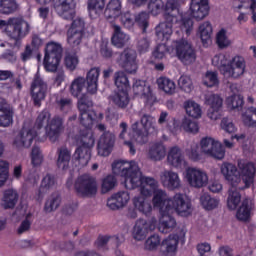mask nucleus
<instances>
[{
	"mask_svg": "<svg viewBox=\"0 0 256 256\" xmlns=\"http://www.w3.org/2000/svg\"><path fill=\"white\" fill-rule=\"evenodd\" d=\"M60 205L61 196L57 193H52L45 202L44 211L45 213H53V211H57Z\"/></svg>",
	"mask_w": 256,
	"mask_h": 256,
	"instance_id": "ea45409f",
	"label": "nucleus"
},
{
	"mask_svg": "<svg viewBox=\"0 0 256 256\" xmlns=\"http://www.w3.org/2000/svg\"><path fill=\"white\" fill-rule=\"evenodd\" d=\"M5 27V33L9 39L15 41V47H21V39H25L31 32V24L21 17H10L0 20V29Z\"/></svg>",
	"mask_w": 256,
	"mask_h": 256,
	"instance_id": "7ed1b4c3",
	"label": "nucleus"
},
{
	"mask_svg": "<svg viewBox=\"0 0 256 256\" xmlns=\"http://www.w3.org/2000/svg\"><path fill=\"white\" fill-rule=\"evenodd\" d=\"M119 67L124 69L126 73L135 75L139 66L137 65V51L127 48L121 54L118 60Z\"/></svg>",
	"mask_w": 256,
	"mask_h": 256,
	"instance_id": "2eb2a0df",
	"label": "nucleus"
},
{
	"mask_svg": "<svg viewBox=\"0 0 256 256\" xmlns=\"http://www.w3.org/2000/svg\"><path fill=\"white\" fill-rule=\"evenodd\" d=\"M149 231H151V222L145 219H139L133 227L132 237L135 241H143L147 238Z\"/></svg>",
	"mask_w": 256,
	"mask_h": 256,
	"instance_id": "393cba45",
	"label": "nucleus"
},
{
	"mask_svg": "<svg viewBox=\"0 0 256 256\" xmlns=\"http://www.w3.org/2000/svg\"><path fill=\"white\" fill-rule=\"evenodd\" d=\"M53 187H55V176L47 174L41 182L38 194L39 198L43 197V195H45V193H47L49 189H53Z\"/></svg>",
	"mask_w": 256,
	"mask_h": 256,
	"instance_id": "3c124183",
	"label": "nucleus"
},
{
	"mask_svg": "<svg viewBox=\"0 0 256 256\" xmlns=\"http://www.w3.org/2000/svg\"><path fill=\"white\" fill-rule=\"evenodd\" d=\"M178 85L185 93H191V91H193V81L191 80V77L187 75H182L179 78Z\"/></svg>",
	"mask_w": 256,
	"mask_h": 256,
	"instance_id": "69168bd1",
	"label": "nucleus"
},
{
	"mask_svg": "<svg viewBox=\"0 0 256 256\" xmlns=\"http://www.w3.org/2000/svg\"><path fill=\"white\" fill-rule=\"evenodd\" d=\"M76 0H53V8L57 15L66 21L75 19Z\"/></svg>",
	"mask_w": 256,
	"mask_h": 256,
	"instance_id": "dca6fc26",
	"label": "nucleus"
},
{
	"mask_svg": "<svg viewBox=\"0 0 256 256\" xmlns=\"http://www.w3.org/2000/svg\"><path fill=\"white\" fill-rule=\"evenodd\" d=\"M238 167L242 174L241 185L243 189H249L255 181V164L251 162H239Z\"/></svg>",
	"mask_w": 256,
	"mask_h": 256,
	"instance_id": "6ab92c4d",
	"label": "nucleus"
},
{
	"mask_svg": "<svg viewBox=\"0 0 256 256\" xmlns=\"http://www.w3.org/2000/svg\"><path fill=\"white\" fill-rule=\"evenodd\" d=\"M162 217L160 218V222L158 225V230L160 233H171L174 227H177V221L173 216H171V212H160Z\"/></svg>",
	"mask_w": 256,
	"mask_h": 256,
	"instance_id": "cd10ccee",
	"label": "nucleus"
},
{
	"mask_svg": "<svg viewBox=\"0 0 256 256\" xmlns=\"http://www.w3.org/2000/svg\"><path fill=\"white\" fill-rule=\"evenodd\" d=\"M65 119L60 115H55L45 126V135L51 143H57L61 133L65 131Z\"/></svg>",
	"mask_w": 256,
	"mask_h": 256,
	"instance_id": "4468645a",
	"label": "nucleus"
},
{
	"mask_svg": "<svg viewBox=\"0 0 256 256\" xmlns=\"http://www.w3.org/2000/svg\"><path fill=\"white\" fill-rule=\"evenodd\" d=\"M50 121H51V113L49 112V110H43L38 114L36 121L34 123V128L32 129H34V131L35 129L39 131L43 129L45 125H48Z\"/></svg>",
	"mask_w": 256,
	"mask_h": 256,
	"instance_id": "8fccbe9b",
	"label": "nucleus"
},
{
	"mask_svg": "<svg viewBox=\"0 0 256 256\" xmlns=\"http://www.w3.org/2000/svg\"><path fill=\"white\" fill-rule=\"evenodd\" d=\"M129 199L131 197L129 196V192L127 191H121L116 194H114L111 198L107 201V206L109 209H112V211H117V209H121L129 203Z\"/></svg>",
	"mask_w": 256,
	"mask_h": 256,
	"instance_id": "a878e982",
	"label": "nucleus"
},
{
	"mask_svg": "<svg viewBox=\"0 0 256 256\" xmlns=\"http://www.w3.org/2000/svg\"><path fill=\"white\" fill-rule=\"evenodd\" d=\"M199 33L202 43L204 45H209V43H211V35H213V26H211V22H203L199 26Z\"/></svg>",
	"mask_w": 256,
	"mask_h": 256,
	"instance_id": "a19ab883",
	"label": "nucleus"
},
{
	"mask_svg": "<svg viewBox=\"0 0 256 256\" xmlns=\"http://www.w3.org/2000/svg\"><path fill=\"white\" fill-rule=\"evenodd\" d=\"M81 146L78 147L74 153V159L79 161L82 167H85L91 161V147L95 145V138L93 135L87 134L81 137Z\"/></svg>",
	"mask_w": 256,
	"mask_h": 256,
	"instance_id": "1a4fd4ad",
	"label": "nucleus"
},
{
	"mask_svg": "<svg viewBox=\"0 0 256 256\" xmlns=\"http://www.w3.org/2000/svg\"><path fill=\"white\" fill-rule=\"evenodd\" d=\"M167 161L169 165H172V167H181V165H183V163L185 162V157L183 156L181 148L177 146H173L172 148H170L167 156Z\"/></svg>",
	"mask_w": 256,
	"mask_h": 256,
	"instance_id": "7c9ffc66",
	"label": "nucleus"
},
{
	"mask_svg": "<svg viewBox=\"0 0 256 256\" xmlns=\"http://www.w3.org/2000/svg\"><path fill=\"white\" fill-rule=\"evenodd\" d=\"M242 121L246 127H255L256 125V108L250 107L248 110L242 115Z\"/></svg>",
	"mask_w": 256,
	"mask_h": 256,
	"instance_id": "5fc2aeb1",
	"label": "nucleus"
},
{
	"mask_svg": "<svg viewBox=\"0 0 256 256\" xmlns=\"http://www.w3.org/2000/svg\"><path fill=\"white\" fill-rule=\"evenodd\" d=\"M19 11L17 0H0V15H13Z\"/></svg>",
	"mask_w": 256,
	"mask_h": 256,
	"instance_id": "e433bc0d",
	"label": "nucleus"
},
{
	"mask_svg": "<svg viewBox=\"0 0 256 256\" xmlns=\"http://www.w3.org/2000/svg\"><path fill=\"white\" fill-rule=\"evenodd\" d=\"M179 245V235L172 234L164 239L161 243V252L165 256H175Z\"/></svg>",
	"mask_w": 256,
	"mask_h": 256,
	"instance_id": "bb28decb",
	"label": "nucleus"
},
{
	"mask_svg": "<svg viewBox=\"0 0 256 256\" xmlns=\"http://www.w3.org/2000/svg\"><path fill=\"white\" fill-rule=\"evenodd\" d=\"M105 9V0H88V11L90 15H99Z\"/></svg>",
	"mask_w": 256,
	"mask_h": 256,
	"instance_id": "bf43d9fd",
	"label": "nucleus"
},
{
	"mask_svg": "<svg viewBox=\"0 0 256 256\" xmlns=\"http://www.w3.org/2000/svg\"><path fill=\"white\" fill-rule=\"evenodd\" d=\"M13 110L11 104L4 98H0V127H9L13 123Z\"/></svg>",
	"mask_w": 256,
	"mask_h": 256,
	"instance_id": "4be33fe9",
	"label": "nucleus"
},
{
	"mask_svg": "<svg viewBox=\"0 0 256 256\" xmlns=\"http://www.w3.org/2000/svg\"><path fill=\"white\" fill-rule=\"evenodd\" d=\"M176 56L183 65H193L197 61V52L193 45L186 39L174 41Z\"/></svg>",
	"mask_w": 256,
	"mask_h": 256,
	"instance_id": "6e6552de",
	"label": "nucleus"
},
{
	"mask_svg": "<svg viewBox=\"0 0 256 256\" xmlns=\"http://www.w3.org/2000/svg\"><path fill=\"white\" fill-rule=\"evenodd\" d=\"M221 173L225 177V180L230 183L227 205L229 209L234 211V209L239 207V203H241V194L239 191L244 188L241 185V176L239 175V171H237V167L231 163L222 164Z\"/></svg>",
	"mask_w": 256,
	"mask_h": 256,
	"instance_id": "f03ea898",
	"label": "nucleus"
},
{
	"mask_svg": "<svg viewBox=\"0 0 256 256\" xmlns=\"http://www.w3.org/2000/svg\"><path fill=\"white\" fill-rule=\"evenodd\" d=\"M159 89L164 91L167 95H173L175 93V82L167 77H161L157 80Z\"/></svg>",
	"mask_w": 256,
	"mask_h": 256,
	"instance_id": "09e8293b",
	"label": "nucleus"
},
{
	"mask_svg": "<svg viewBox=\"0 0 256 256\" xmlns=\"http://www.w3.org/2000/svg\"><path fill=\"white\" fill-rule=\"evenodd\" d=\"M200 147L202 153L208 155V157H213L218 160L225 157V149L223 148V145H221V142L215 141V139L211 137L202 138Z\"/></svg>",
	"mask_w": 256,
	"mask_h": 256,
	"instance_id": "9b49d317",
	"label": "nucleus"
},
{
	"mask_svg": "<svg viewBox=\"0 0 256 256\" xmlns=\"http://www.w3.org/2000/svg\"><path fill=\"white\" fill-rule=\"evenodd\" d=\"M205 105L210 106V108H222L223 99L217 94L208 93L205 95Z\"/></svg>",
	"mask_w": 256,
	"mask_h": 256,
	"instance_id": "052dcab7",
	"label": "nucleus"
},
{
	"mask_svg": "<svg viewBox=\"0 0 256 256\" xmlns=\"http://www.w3.org/2000/svg\"><path fill=\"white\" fill-rule=\"evenodd\" d=\"M19 201V193L15 189H6L2 194V198L0 200V207L4 210L15 209Z\"/></svg>",
	"mask_w": 256,
	"mask_h": 256,
	"instance_id": "5701e85b",
	"label": "nucleus"
},
{
	"mask_svg": "<svg viewBox=\"0 0 256 256\" xmlns=\"http://www.w3.org/2000/svg\"><path fill=\"white\" fill-rule=\"evenodd\" d=\"M150 159L153 161H161L165 159V155H167V150L163 142H156L150 146L149 153Z\"/></svg>",
	"mask_w": 256,
	"mask_h": 256,
	"instance_id": "473e14b6",
	"label": "nucleus"
},
{
	"mask_svg": "<svg viewBox=\"0 0 256 256\" xmlns=\"http://www.w3.org/2000/svg\"><path fill=\"white\" fill-rule=\"evenodd\" d=\"M114 84L120 91H127L129 89V78L123 71H117L113 76Z\"/></svg>",
	"mask_w": 256,
	"mask_h": 256,
	"instance_id": "37998d69",
	"label": "nucleus"
},
{
	"mask_svg": "<svg viewBox=\"0 0 256 256\" xmlns=\"http://www.w3.org/2000/svg\"><path fill=\"white\" fill-rule=\"evenodd\" d=\"M85 89V78L84 77H78L75 78L70 87L69 91L72 95V97H79L81 93H83V90Z\"/></svg>",
	"mask_w": 256,
	"mask_h": 256,
	"instance_id": "de8ad7c7",
	"label": "nucleus"
},
{
	"mask_svg": "<svg viewBox=\"0 0 256 256\" xmlns=\"http://www.w3.org/2000/svg\"><path fill=\"white\" fill-rule=\"evenodd\" d=\"M227 104L231 107V109H243V97L241 95L234 94L227 98Z\"/></svg>",
	"mask_w": 256,
	"mask_h": 256,
	"instance_id": "774afa93",
	"label": "nucleus"
},
{
	"mask_svg": "<svg viewBox=\"0 0 256 256\" xmlns=\"http://www.w3.org/2000/svg\"><path fill=\"white\" fill-rule=\"evenodd\" d=\"M139 53H147L149 51V47H151V39L142 33L138 36L137 45H136Z\"/></svg>",
	"mask_w": 256,
	"mask_h": 256,
	"instance_id": "e2e57ef3",
	"label": "nucleus"
},
{
	"mask_svg": "<svg viewBox=\"0 0 256 256\" xmlns=\"http://www.w3.org/2000/svg\"><path fill=\"white\" fill-rule=\"evenodd\" d=\"M117 186V178L114 175H108L102 180L101 185V193H109V191H113Z\"/></svg>",
	"mask_w": 256,
	"mask_h": 256,
	"instance_id": "13d9d810",
	"label": "nucleus"
},
{
	"mask_svg": "<svg viewBox=\"0 0 256 256\" xmlns=\"http://www.w3.org/2000/svg\"><path fill=\"white\" fill-rule=\"evenodd\" d=\"M251 209H253V202L251 199H245L237 211L236 217L239 221H247L251 217Z\"/></svg>",
	"mask_w": 256,
	"mask_h": 256,
	"instance_id": "4c0bfd02",
	"label": "nucleus"
},
{
	"mask_svg": "<svg viewBox=\"0 0 256 256\" xmlns=\"http://www.w3.org/2000/svg\"><path fill=\"white\" fill-rule=\"evenodd\" d=\"M91 107H93V100L91 99V96H89V94H82L77 102L78 111H92L89 110Z\"/></svg>",
	"mask_w": 256,
	"mask_h": 256,
	"instance_id": "6e6d98bb",
	"label": "nucleus"
},
{
	"mask_svg": "<svg viewBox=\"0 0 256 256\" xmlns=\"http://www.w3.org/2000/svg\"><path fill=\"white\" fill-rule=\"evenodd\" d=\"M160 181L163 187H166L169 191H175V189H179L181 187V178H179V174L171 170L162 172L160 175Z\"/></svg>",
	"mask_w": 256,
	"mask_h": 256,
	"instance_id": "aec40b11",
	"label": "nucleus"
},
{
	"mask_svg": "<svg viewBox=\"0 0 256 256\" xmlns=\"http://www.w3.org/2000/svg\"><path fill=\"white\" fill-rule=\"evenodd\" d=\"M47 93H49L47 82L39 74H36L30 86V95L35 107H41V101H45Z\"/></svg>",
	"mask_w": 256,
	"mask_h": 256,
	"instance_id": "9d476101",
	"label": "nucleus"
},
{
	"mask_svg": "<svg viewBox=\"0 0 256 256\" xmlns=\"http://www.w3.org/2000/svg\"><path fill=\"white\" fill-rule=\"evenodd\" d=\"M115 147V135L110 131L104 132L98 141L97 149L100 157H109Z\"/></svg>",
	"mask_w": 256,
	"mask_h": 256,
	"instance_id": "a211bd4d",
	"label": "nucleus"
},
{
	"mask_svg": "<svg viewBox=\"0 0 256 256\" xmlns=\"http://www.w3.org/2000/svg\"><path fill=\"white\" fill-rule=\"evenodd\" d=\"M200 203L206 211H213L219 207V199L211 197L208 193H204L200 196Z\"/></svg>",
	"mask_w": 256,
	"mask_h": 256,
	"instance_id": "c03bdc74",
	"label": "nucleus"
},
{
	"mask_svg": "<svg viewBox=\"0 0 256 256\" xmlns=\"http://www.w3.org/2000/svg\"><path fill=\"white\" fill-rule=\"evenodd\" d=\"M137 125H139V122H136L132 129L134 131V138L136 143H139L140 145H144V143H147L149 141L148 135L153 134L152 132H147V130H141L137 128Z\"/></svg>",
	"mask_w": 256,
	"mask_h": 256,
	"instance_id": "603ef678",
	"label": "nucleus"
},
{
	"mask_svg": "<svg viewBox=\"0 0 256 256\" xmlns=\"http://www.w3.org/2000/svg\"><path fill=\"white\" fill-rule=\"evenodd\" d=\"M63 57V46L61 44L50 41L46 44L43 65L46 71L55 73L59 69V63Z\"/></svg>",
	"mask_w": 256,
	"mask_h": 256,
	"instance_id": "423d86ee",
	"label": "nucleus"
},
{
	"mask_svg": "<svg viewBox=\"0 0 256 256\" xmlns=\"http://www.w3.org/2000/svg\"><path fill=\"white\" fill-rule=\"evenodd\" d=\"M83 32H77L73 29H68L67 31V41L71 47H78L83 41Z\"/></svg>",
	"mask_w": 256,
	"mask_h": 256,
	"instance_id": "864d4df0",
	"label": "nucleus"
},
{
	"mask_svg": "<svg viewBox=\"0 0 256 256\" xmlns=\"http://www.w3.org/2000/svg\"><path fill=\"white\" fill-rule=\"evenodd\" d=\"M57 153V167L63 171H65V169H69V163L71 162V150H68L67 147H61L58 148Z\"/></svg>",
	"mask_w": 256,
	"mask_h": 256,
	"instance_id": "72a5a7b5",
	"label": "nucleus"
},
{
	"mask_svg": "<svg viewBox=\"0 0 256 256\" xmlns=\"http://www.w3.org/2000/svg\"><path fill=\"white\" fill-rule=\"evenodd\" d=\"M148 9L152 15H159L160 11H164L165 13V4L163 3V0H150Z\"/></svg>",
	"mask_w": 256,
	"mask_h": 256,
	"instance_id": "338daca9",
	"label": "nucleus"
},
{
	"mask_svg": "<svg viewBox=\"0 0 256 256\" xmlns=\"http://www.w3.org/2000/svg\"><path fill=\"white\" fill-rule=\"evenodd\" d=\"M38 133L35 129H21L13 138L12 146L17 151H23V149H29L33 145L35 137Z\"/></svg>",
	"mask_w": 256,
	"mask_h": 256,
	"instance_id": "f8f14e48",
	"label": "nucleus"
},
{
	"mask_svg": "<svg viewBox=\"0 0 256 256\" xmlns=\"http://www.w3.org/2000/svg\"><path fill=\"white\" fill-rule=\"evenodd\" d=\"M99 68H92L87 73L86 82H87V92L90 93V95H95L97 93V83L99 81Z\"/></svg>",
	"mask_w": 256,
	"mask_h": 256,
	"instance_id": "2f4dec72",
	"label": "nucleus"
},
{
	"mask_svg": "<svg viewBox=\"0 0 256 256\" xmlns=\"http://www.w3.org/2000/svg\"><path fill=\"white\" fill-rule=\"evenodd\" d=\"M132 203L137 211L143 213V215H151V211H153V206L151 205V201L146 199V196L141 194L135 196L132 199Z\"/></svg>",
	"mask_w": 256,
	"mask_h": 256,
	"instance_id": "c85d7f7f",
	"label": "nucleus"
},
{
	"mask_svg": "<svg viewBox=\"0 0 256 256\" xmlns=\"http://www.w3.org/2000/svg\"><path fill=\"white\" fill-rule=\"evenodd\" d=\"M153 193L152 203L155 209H159L160 213H169V197H167V192L158 189Z\"/></svg>",
	"mask_w": 256,
	"mask_h": 256,
	"instance_id": "b1692460",
	"label": "nucleus"
},
{
	"mask_svg": "<svg viewBox=\"0 0 256 256\" xmlns=\"http://www.w3.org/2000/svg\"><path fill=\"white\" fill-rule=\"evenodd\" d=\"M214 59H219L221 61L220 73L227 79H239L245 75V69L247 67L245 58L235 56L228 64L223 63V61H225V55H220Z\"/></svg>",
	"mask_w": 256,
	"mask_h": 256,
	"instance_id": "39448f33",
	"label": "nucleus"
},
{
	"mask_svg": "<svg viewBox=\"0 0 256 256\" xmlns=\"http://www.w3.org/2000/svg\"><path fill=\"white\" fill-rule=\"evenodd\" d=\"M112 101L119 109L127 108V105H129V94L127 90H119L112 96Z\"/></svg>",
	"mask_w": 256,
	"mask_h": 256,
	"instance_id": "79ce46f5",
	"label": "nucleus"
},
{
	"mask_svg": "<svg viewBox=\"0 0 256 256\" xmlns=\"http://www.w3.org/2000/svg\"><path fill=\"white\" fill-rule=\"evenodd\" d=\"M203 84L206 87H217V85H219L217 72L207 71L203 77Z\"/></svg>",
	"mask_w": 256,
	"mask_h": 256,
	"instance_id": "0e129e2a",
	"label": "nucleus"
},
{
	"mask_svg": "<svg viewBox=\"0 0 256 256\" xmlns=\"http://www.w3.org/2000/svg\"><path fill=\"white\" fill-rule=\"evenodd\" d=\"M184 109L189 117H193L194 119L201 117V106L193 100L185 101Z\"/></svg>",
	"mask_w": 256,
	"mask_h": 256,
	"instance_id": "49530a36",
	"label": "nucleus"
},
{
	"mask_svg": "<svg viewBox=\"0 0 256 256\" xmlns=\"http://www.w3.org/2000/svg\"><path fill=\"white\" fill-rule=\"evenodd\" d=\"M112 171L114 175L124 177L126 189L140 187V193L145 197H151L159 190V182L153 177L143 176L135 161L117 160L112 164Z\"/></svg>",
	"mask_w": 256,
	"mask_h": 256,
	"instance_id": "f257e3e1",
	"label": "nucleus"
},
{
	"mask_svg": "<svg viewBox=\"0 0 256 256\" xmlns=\"http://www.w3.org/2000/svg\"><path fill=\"white\" fill-rule=\"evenodd\" d=\"M112 28L114 29V34L112 36V43L115 45V47H118L121 49V47H125L127 43H129V35L123 32L121 30V26L114 24L112 25Z\"/></svg>",
	"mask_w": 256,
	"mask_h": 256,
	"instance_id": "c756f323",
	"label": "nucleus"
},
{
	"mask_svg": "<svg viewBox=\"0 0 256 256\" xmlns=\"http://www.w3.org/2000/svg\"><path fill=\"white\" fill-rule=\"evenodd\" d=\"M80 112V123L85 129H91L95 119H97V114L95 111H79Z\"/></svg>",
	"mask_w": 256,
	"mask_h": 256,
	"instance_id": "a18cd8bd",
	"label": "nucleus"
},
{
	"mask_svg": "<svg viewBox=\"0 0 256 256\" xmlns=\"http://www.w3.org/2000/svg\"><path fill=\"white\" fill-rule=\"evenodd\" d=\"M106 19H117L121 15V0H111L104 12Z\"/></svg>",
	"mask_w": 256,
	"mask_h": 256,
	"instance_id": "f704fd0d",
	"label": "nucleus"
},
{
	"mask_svg": "<svg viewBox=\"0 0 256 256\" xmlns=\"http://www.w3.org/2000/svg\"><path fill=\"white\" fill-rule=\"evenodd\" d=\"M64 64L68 71H75L79 65V56H77L75 53H67L64 58Z\"/></svg>",
	"mask_w": 256,
	"mask_h": 256,
	"instance_id": "680f3d73",
	"label": "nucleus"
},
{
	"mask_svg": "<svg viewBox=\"0 0 256 256\" xmlns=\"http://www.w3.org/2000/svg\"><path fill=\"white\" fill-rule=\"evenodd\" d=\"M190 11L194 19L201 21L209 15V4L207 0H191Z\"/></svg>",
	"mask_w": 256,
	"mask_h": 256,
	"instance_id": "412c9836",
	"label": "nucleus"
},
{
	"mask_svg": "<svg viewBox=\"0 0 256 256\" xmlns=\"http://www.w3.org/2000/svg\"><path fill=\"white\" fill-rule=\"evenodd\" d=\"M181 127L186 133H192V135L199 133V123L191 120L190 118H184L182 120Z\"/></svg>",
	"mask_w": 256,
	"mask_h": 256,
	"instance_id": "4d7b16f0",
	"label": "nucleus"
},
{
	"mask_svg": "<svg viewBox=\"0 0 256 256\" xmlns=\"http://www.w3.org/2000/svg\"><path fill=\"white\" fill-rule=\"evenodd\" d=\"M168 206V213H173V211H176V213L182 217L191 215V212L193 211L191 209V202L187 201V199H185V195L181 193H177L170 198L168 201Z\"/></svg>",
	"mask_w": 256,
	"mask_h": 256,
	"instance_id": "ddd939ff",
	"label": "nucleus"
},
{
	"mask_svg": "<svg viewBox=\"0 0 256 256\" xmlns=\"http://www.w3.org/2000/svg\"><path fill=\"white\" fill-rule=\"evenodd\" d=\"M164 22H161L155 29L156 37L160 41H168L173 35V23L179 21V10L174 0H167L164 8Z\"/></svg>",
	"mask_w": 256,
	"mask_h": 256,
	"instance_id": "20e7f679",
	"label": "nucleus"
},
{
	"mask_svg": "<svg viewBox=\"0 0 256 256\" xmlns=\"http://www.w3.org/2000/svg\"><path fill=\"white\" fill-rule=\"evenodd\" d=\"M140 117H141L140 123L144 131H147V133H157V126L155 125L156 123L155 117L143 112H140Z\"/></svg>",
	"mask_w": 256,
	"mask_h": 256,
	"instance_id": "c9c22d12",
	"label": "nucleus"
},
{
	"mask_svg": "<svg viewBox=\"0 0 256 256\" xmlns=\"http://www.w3.org/2000/svg\"><path fill=\"white\" fill-rule=\"evenodd\" d=\"M74 189L80 197H95L98 189L97 180L90 174H83L76 179Z\"/></svg>",
	"mask_w": 256,
	"mask_h": 256,
	"instance_id": "0eeeda50",
	"label": "nucleus"
},
{
	"mask_svg": "<svg viewBox=\"0 0 256 256\" xmlns=\"http://www.w3.org/2000/svg\"><path fill=\"white\" fill-rule=\"evenodd\" d=\"M134 95L138 97H149L151 95V87L143 80H136L132 86Z\"/></svg>",
	"mask_w": 256,
	"mask_h": 256,
	"instance_id": "58836bf2",
	"label": "nucleus"
},
{
	"mask_svg": "<svg viewBox=\"0 0 256 256\" xmlns=\"http://www.w3.org/2000/svg\"><path fill=\"white\" fill-rule=\"evenodd\" d=\"M186 179L188 181V185H190V187H194V189H201L209 183V176H207V172L196 167H190L186 170Z\"/></svg>",
	"mask_w": 256,
	"mask_h": 256,
	"instance_id": "f3484780",
	"label": "nucleus"
}]
</instances>
